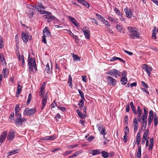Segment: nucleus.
Instances as JSON below:
<instances>
[{"label":"nucleus","instance_id":"obj_1","mask_svg":"<svg viewBox=\"0 0 158 158\" xmlns=\"http://www.w3.org/2000/svg\"><path fill=\"white\" fill-rule=\"evenodd\" d=\"M127 29L130 33L129 36L133 39L138 38L139 36V34L138 29L135 27H128Z\"/></svg>","mask_w":158,"mask_h":158},{"label":"nucleus","instance_id":"obj_2","mask_svg":"<svg viewBox=\"0 0 158 158\" xmlns=\"http://www.w3.org/2000/svg\"><path fill=\"white\" fill-rule=\"evenodd\" d=\"M107 74L108 75L113 76L115 77L116 78L120 76L121 73L117 69H112L109 70L107 72Z\"/></svg>","mask_w":158,"mask_h":158},{"label":"nucleus","instance_id":"obj_3","mask_svg":"<svg viewBox=\"0 0 158 158\" xmlns=\"http://www.w3.org/2000/svg\"><path fill=\"white\" fill-rule=\"evenodd\" d=\"M36 111V108L29 109L26 108L23 111V114L24 115L30 116L33 115Z\"/></svg>","mask_w":158,"mask_h":158},{"label":"nucleus","instance_id":"obj_4","mask_svg":"<svg viewBox=\"0 0 158 158\" xmlns=\"http://www.w3.org/2000/svg\"><path fill=\"white\" fill-rule=\"evenodd\" d=\"M17 118L15 120L16 125L18 126H21L23 124V122L26 121V119L25 118H22L21 114L19 113L18 115L16 116Z\"/></svg>","mask_w":158,"mask_h":158},{"label":"nucleus","instance_id":"obj_5","mask_svg":"<svg viewBox=\"0 0 158 158\" xmlns=\"http://www.w3.org/2000/svg\"><path fill=\"white\" fill-rule=\"evenodd\" d=\"M107 83L110 86H114L116 85L117 81L112 77L107 76L106 78Z\"/></svg>","mask_w":158,"mask_h":158},{"label":"nucleus","instance_id":"obj_6","mask_svg":"<svg viewBox=\"0 0 158 158\" xmlns=\"http://www.w3.org/2000/svg\"><path fill=\"white\" fill-rule=\"evenodd\" d=\"M82 31L85 38L87 39H89L90 36V31L88 27H85L83 28Z\"/></svg>","mask_w":158,"mask_h":158},{"label":"nucleus","instance_id":"obj_7","mask_svg":"<svg viewBox=\"0 0 158 158\" xmlns=\"http://www.w3.org/2000/svg\"><path fill=\"white\" fill-rule=\"evenodd\" d=\"M97 127L101 134L102 135H105L106 134L105 127L102 124H98L97 125Z\"/></svg>","mask_w":158,"mask_h":158},{"label":"nucleus","instance_id":"obj_8","mask_svg":"<svg viewBox=\"0 0 158 158\" xmlns=\"http://www.w3.org/2000/svg\"><path fill=\"white\" fill-rule=\"evenodd\" d=\"M142 68V69L147 73L148 76L149 77H150L151 74L150 72L152 71V67L145 64L143 65Z\"/></svg>","mask_w":158,"mask_h":158},{"label":"nucleus","instance_id":"obj_9","mask_svg":"<svg viewBox=\"0 0 158 158\" xmlns=\"http://www.w3.org/2000/svg\"><path fill=\"white\" fill-rule=\"evenodd\" d=\"M44 17L46 19H47V21L48 23H49L51 21L56 19L57 20L56 17L52 15V14L51 15H44Z\"/></svg>","mask_w":158,"mask_h":158},{"label":"nucleus","instance_id":"obj_10","mask_svg":"<svg viewBox=\"0 0 158 158\" xmlns=\"http://www.w3.org/2000/svg\"><path fill=\"white\" fill-rule=\"evenodd\" d=\"M41 6H42V4H41L40 5V6H36L35 7V8L36 9L38 10V11L41 14H48L49 15H51V13L50 12H48V11H46L43 10H39L40 9V8Z\"/></svg>","mask_w":158,"mask_h":158},{"label":"nucleus","instance_id":"obj_11","mask_svg":"<svg viewBox=\"0 0 158 158\" xmlns=\"http://www.w3.org/2000/svg\"><path fill=\"white\" fill-rule=\"evenodd\" d=\"M15 137V132L13 131H10L8 134L7 139L9 141H11L14 139Z\"/></svg>","mask_w":158,"mask_h":158},{"label":"nucleus","instance_id":"obj_12","mask_svg":"<svg viewBox=\"0 0 158 158\" xmlns=\"http://www.w3.org/2000/svg\"><path fill=\"white\" fill-rule=\"evenodd\" d=\"M138 121L136 118L133 119V125L134 127V132H136L138 128Z\"/></svg>","mask_w":158,"mask_h":158},{"label":"nucleus","instance_id":"obj_13","mask_svg":"<svg viewBox=\"0 0 158 158\" xmlns=\"http://www.w3.org/2000/svg\"><path fill=\"white\" fill-rule=\"evenodd\" d=\"M124 11H125L127 17V18H131L132 17V14L131 12L130 9H129L128 8H126L124 9Z\"/></svg>","mask_w":158,"mask_h":158},{"label":"nucleus","instance_id":"obj_14","mask_svg":"<svg viewBox=\"0 0 158 158\" xmlns=\"http://www.w3.org/2000/svg\"><path fill=\"white\" fill-rule=\"evenodd\" d=\"M47 27H45L43 30V36L46 37H48L50 35V33L48 30Z\"/></svg>","mask_w":158,"mask_h":158},{"label":"nucleus","instance_id":"obj_15","mask_svg":"<svg viewBox=\"0 0 158 158\" xmlns=\"http://www.w3.org/2000/svg\"><path fill=\"white\" fill-rule=\"evenodd\" d=\"M7 132L5 131L3 132L0 136V143H2L3 142L6 138Z\"/></svg>","mask_w":158,"mask_h":158},{"label":"nucleus","instance_id":"obj_16","mask_svg":"<svg viewBox=\"0 0 158 158\" xmlns=\"http://www.w3.org/2000/svg\"><path fill=\"white\" fill-rule=\"evenodd\" d=\"M22 36L23 41L25 43H27L28 40V35H26L24 32H23L22 33Z\"/></svg>","mask_w":158,"mask_h":158},{"label":"nucleus","instance_id":"obj_17","mask_svg":"<svg viewBox=\"0 0 158 158\" xmlns=\"http://www.w3.org/2000/svg\"><path fill=\"white\" fill-rule=\"evenodd\" d=\"M68 18L75 26L77 27L79 26V24L77 23L76 20L74 18L70 16H68Z\"/></svg>","mask_w":158,"mask_h":158},{"label":"nucleus","instance_id":"obj_18","mask_svg":"<svg viewBox=\"0 0 158 158\" xmlns=\"http://www.w3.org/2000/svg\"><path fill=\"white\" fill-rule=\"evenodd\" d=\"M90 153L94 156L100 154V151L99 149L92 150L90 151Z\"/></svg>","mask_w":158,"mask_h":158},{"label":"nucleus","instance_id":"obj_19","mask_svg":"<svg viewBox=\"0 0 158 158\" xmlns=\"http://www.w3.org/2000/svg\"><path fill=\"white\" fill-rule=\"evenodd\" d=\"M48 93H46L45 95L43 97V99L42 100V105L46 106L47 102V98Z\"/></svg>","mask_w":158,"mask_h":158},{"label":"nucleus","instance_id":"obj_20","mask_svg":"<svg viewBox=\"0 0 158 158\" xmlns=\"http://www.w3.org/2000/svg\"><path fill=\"white\" fill-rule=\"evenodd\" d=\"M141 119L142 120V127H144V129H145L146 128L147 123V118H145L144 117H142Z\"/></svg>","mask_w":158,"mask_h":158},{"label":"nucleus","instance_id":"obj_21","mask_svg":"<svg viewBox=\"0 0 158 158\" xmlns=\"http://www.w3.org/2000/svg\"><path fill=\"white\" fill-rule=\"evenodd\" d=\"M36 64L35 60H33L32 58H30V56L28 57V65H34Z\"/></svg>","mask_w":158,"mask_h":158},{"label":"nucleus","instance_id":"obj_22","mask_svg":"<svg viewBox=\"0 0 158 158\" xmlns=\"http://www.w3.org/2000/svg\"><path fill=\"white\" fill-rule=\"evenodd\" d=\"M56 138V137L54 136H48L44 137L43 138L44 140H49L50 141H52L54 140Z\"/></svg>","mask_w":158,"mask_h":158},{"label":"nucleus","instance_id":"obj_23","mask_svg":"<svg viewBox=\"0 0 158 158\" xmlns=\"http://www.w3.org/2000/svg\"><path fill=\"white\" fill-rule=\"evenodd\" d=\"M141 146H139L138 147V152L136 155V156L138 158H141Z\"/></svg>","mask_w":158,"mask_h":158},{"label":"nucleus","instance_id":"obj_24","mask_svg":"<svg viewBox=\"0 0 158 158\" xmlns=\"http://www.w3.org/2000/svg\"><path fill=\"white\" fill-rule=\"evenodd\" d=\"M156 27H154V29L152 30V39H156Z\"/></svg>","mask_w":158,"mask_h":158},{"label":"nucleus","instance_id":"obj_25","mask_svg":"<svg viewBox=\"0 0 158 158\" xmlns=\"http://www.w3.org/2000/svg\"><path fill=\"white\" fill-rule=\"evenodd\" d=\"M149 133V130L147 129L146 130L144 131V134H143V139H147L148 135Z\"/></svg>","mask_w":158,"mask_h":158},{"label":"nucleus","instance_id":"obj_26","mask_svg":"<svg viewBox=\"0 0 158 158\" xmlns=\"http://www.w3.org/2000/svg\"><path fill=\"white\" fill-rule=\"evenodd\" d=\"M130 105L131 107V109L133 112V113L135 114H137V112L136 110L135 109V107L133 104V102H130Z\"/></svg>","mask_w":158,"mask_h":158},{"label":"nucleus","instance_id":"obj_27","mask_svg":"<svg viewBox=\"0 0 158 158\" xmlns=\"http://www.w3.org/2000/svg\"><path fill=\"white\" fill-rule=\"evenodd\" d=\"M77 112L79 116L81 118H84L85 116V115H84L81 111H80L79 110H77Z\"/></svg>","mask_w":158,"mask_h":158},{"label":"nucleus","instance_id":"obj_28","mask_svg":"<svg viewBox=\"0 0 158 158\" xmlns=\"http://www.w3.org/2000/svg\"><path fill=\"white\" fill-rule=\"evenodd\" d=\"M22 87L19 84H18V87L17 90L16 94L19 95L20 94L22 89Z\"/></svg>","mask_w":158,"mask_h":158},{"label":"nucleus","instance_id":"obj_29","mask_svg":"<svg viewBox=\"0 0 158 158\" xmlns=\"http://www.w3.org/2000/svg\"><path fill=\"white\" fill-rule=\"evenodd\" d=\"M142 111L141 110L140 107H139V106H138L137 108V113H138V118H140V117L141 116V114H142Z\"/></svg>","mask_w":158,"mask_h":158},{"label":"nucleus","instance_id":"obj_30","mask_svg":"<svg viewBox=\"0 0 158 158\" xmlns=\"http://www.w3.org/2000/svg\"><path fill=\"white\" fill-rule=\"evenodd\" d=\"M19 149H17L13 151H11L8 153L9 154L8 155H11L15 154L16 153H17L19 152Z\"/></svg>","mask_w":158,"mask_h":158},{"label":"nucleus","instance_id":"obj_31","mask_svg":"<svg viewBox=\"0 0 158 158\" xmlns=\"http://www.w3.org/2000/svg\"><path fill=\"white\" fill-rule=\"evenodd\" d=\"M146 108H144L143 113L142 116V117H144L145 118H147L148 113V111L146 110Z\"/></svg>","mask_w":158,"mask_h":158},{"label":"nucleus","instance_id":"obj_32","mask_svg":"<svg viewBox=\"0 0 158 158\" xmlns=\"http://www.w3.org/2000/svg\"><path fill=\"white\" fill-rule=\"evenodd\" d=\"M127 79L125 77H123L120 80L121 83L123 85H125L127 82Z\"/></svg>","mask_w":158,"mask_h":158},{"label":"nucleus","instance_id":"obj_33","mask_svg":"<svg viewBox=\"0 0 158 158\" xmlns=\"http://www.w3.org/2000/svg\"><path fill=\"white\" fill-rule=\"evenodd\" d=\"M116 28L118 30V31H119L120 32H123V33L124 32L123 31V28L122 26L119 24H117L116 26Z\"/></svg>","mask_w":158,"mask_h":158},{"label":"nucleus","instance_id":"obj_34","mask_svg":"<svg viewBox=\"0 0 158 158\" xmlns=\"http://www.w3.org/2000/svg\"><path fill=\"white\" fill-rule=\"evenodd\" d=\"M101 153L102 156L104 158H107L109 156L108 153L105 151H102Z\"/></svg>","mask_w":158,"mask_h":158},{"label":"nucleus","instance_id":"obj_35","mask_svg":"<svg viewBox=\"0 0 158 158\" xmlns=\"http://www.w3.org/2000/svg\"><path fill=\"white\" fill-rule=\"evenodd\" d=\"M9 73V71L7 69L5 68L3 69L2 73L4 75V77H6L7 76Z\"/></svg>","mask_w":158,"mask_h":158},{"label":"nucleus","instance_id":"obj_36","mask_svg":"<svg viewBox=\"0 0 158 158\" xmlns=\"http://www.w3.org/2000/svg\"><path fill=\"white\" fill-rule=\"evenodd\" d=\"M73 54V59L75 61H77L78 60H80V58L79 57V56L76 55H75L74 54Z\"/></svg>","mask_w":158,"mask_h":158},{"label":"nucleus","instance_id":"obj_37","mask_svg":"<svg viewBox=\"0 0 158 158\" xmlns=\"http://www.w3.org/2000/svg\"><path fill=\"white\" fill-rule=\"evenodd\" d=\"M28 66L29 69V73H33V65H28Z\"/></svg>","mask_w":158,"mask_h":158},{"label":"nucleus","instance_id":"obj_38","mask_svg":"<svg viewBox=\"0 0 158 158\" xmlns=\"http://www.w3.org/2000/svg\"><path fill=\"white\" fill-rule=\"evenodd\" d=\"M96 16L102 22L104 19V18L102 15L98 14H96Z\"/></svg>","mask_w":158,"mask_h":158},{"label":"nucleus","instance_id":"obj_39","mask_svg":"<svg viewBox=\"0 0 158 158\" xmlns=\"http://www.w3.org/2000/svg\"><path fill=\"white\" fill-rule=\"evenodd\" d=\"M1 62L0 63L3 66H6V63L4 57H2V59L1 60Z\"/></svg>","mask_w":158,"mask_h":158},{"label":"nucleus","instance_id":"obj_40","mask_svg":"<svg viewBox=\"0 0 158 158\" xmlns=\"http://www.w3.org/2000/svg\"><path fill=\"white\" fill-rule=\"evenodd\" d=\"M78 145L77 144H74V145H69V146H67V147L68 149H71L72 148H76V147L78 146Z\"/></svg>","mask_w":158,"mask_h":158},{"label":"nucleus","instance_id":"obj_41","mask_svg":"<svg viewBox=\"0 0 158 158\" xmlns=\"http://www.w3.org/2000/svg\"><path fill=\"white\" fill-rule=\"evenodd\" d=\"M31 93H30L28 97V99L27 101V105H29V104L30 103L31 100Z\"/></svg>","mask_w":158,"mask_h":158},{"label":"nucleus","instance_id":"obj_42","mask_svg":"<svg viewBox=\"0 0 158 158\" xmlns=\"http://www.w3.org/2000/svg\"><path fill=\"white\" fill-rule=\"evenodd\" d=\"M154 126H156L158 123V117L156 115H155V117L154 118Z\"/></svg>","mask_w":158,"mask_h":158},{"label":"nucleus","instance_id":"obj_43","mask_svg":"<svg viewBox=\"0 0 158 158\" xmlns=\"http://www.w3.org/2000/svg\"><path fill=\"white\" fill-rule=\"evenodd\" d=\"M108 20L114 23L116 22L117 21V19H115L112 18L110 16L108 17Z\"/></svg>","mask_w":158,"mask_h":158},{"label":"nucleus","instance_id":"obj_44","mask_svg":"<svg viewBox=\"0 0 158 158\" xmlns=\"http://www.w3.org/2000/svg\"><path fill=\"white\" fill-rule=\"evenodd\" d=\"M102 22L106 26L108 27H110V24L109 22L105 20V19L103 20Z\"/></svg>","mask_w":158,"mask_h":158},{"label":"nucleus","instance_id":"obj_45","mask_svg":"<svg viewBox=\"0 0 158 158\" xmlns=\"http://www.w3.org/2000/svg\"><path fill=\"white\" fill-rule=\"evenodd\" d=\"M141 84L143 87L144 88L146 89H148L149 88V86L148 85L146 84V83L143 81H141Z\"/></svg>","mask_w":158,"mask_h":158},{"label":"nucleus","instance_id":"obj_46","mask_svg":"<svg viewBox=\"0 0 158 158\" xmlns=\"http://www.w3.org/2000/svg\"><path fill=\"white\" fill-rule=\"evenodd\" d=\"M45 71L48 74L50 73V68L48 64L46 66Z\"/></svg>","mask_w":158,"mask_h":158},{"label":"nucleus","instance_id":"obj_47","mask_svg":"<svg viewBox=\"0 0 158 158\" xmlns=\"http://www.w3.org/2000/svg\"><path fill=\"white\" fill-rule=\"evenodd\" d=\"M78 105L79 106V107L80 108H81L84 106V102L82 100H80Z\"/></svg>","mask_w":158,"mask_h":158},{"label":"nucleus","instance_id":"obj_48","mask_svg":"<svg viewBox=\"0 0 158 158\" xmlns=\"http://www.w3.org/2000/svg\"><path fill=\"white\" fill-rule=\"evenodd\" d=\"M140 140V138L136 137L135 143L134 145V146H135V144L136 143L137 145H139Z\"/></svg>","mask_w":158,"mask_h":158},{"label":"nucleus","instance_id":"obj_49","mask_svg":"<svg viewBox=\"0 0 158 158\" xmlns=\"http://www.w3.org/2000/svg\"><path fill=\"white\" fill-rule=\"evenodd\" d=\"M82 4L84 6H85L88 8H89L90 6L89 4H88V3L87 2H86L84 0V1L83 2Z\"/></svg>","mask_w":158,"mask_h":158},{"label":"nucleus","instance_id":"obj_50","mask_svg":"<svg viewBox=\"0 0 158 158\" xmlns=\"http://www.w3.org/2000/svg\"><path fill=\"white\" fill-rule=\"evenodd\" d=\"M153 118L148 117V125H150L151 123L153 121Z\"/></svg>","mask_w":158,"mask_h":158},{"label":"nucleus","instance_id":"obj_51","mask_svg":"<svg viewBox=\"0 0 158 158\" xmlns=\"http://www.w3.org/2000/svg\"><path fill=\"white\" fill-rule=\"evenodd\" d=\"M107 32H109L110 34L113 35L114 34V32L112 31V30L109 27H107L106 30Z\"/></svg>","mask_w":158,"mask_h":158},{"label":"nucleus","instance_id":"obj_52","mask_svg":"<svg viewBox=\"0 0 158 158\" xmlns=\"http://www.w3.org/2000/svg\"><path fill=\"white\" fill-rule=\"evenodd\" d=\"M148 117L153 118V113L152 110H150L149 112V116Z\"/></svg>","mask_w":158,"mask_h":158},{"label":"nucleus","instance_id":"obj_53","mask_svg":"<svg viewBox=\"0 0 158 158\" xmlns=\"http://www.w3.org/2000/svg\"><path fill=\"white\" fill-rule=\"evenodd\" d=\"M3 47V40L2 38H0V48H2Z\"/></svg>","mask_w":158,"mask_h":158},{"label":"nucleus","instance_id":"obj_54","mask_svg":"<svg viewBox=\"0 0 158 158\" xmlns=\"http://www.w3.org/2000/svg\"><path fill=\"white\" fill-rule=\"evenodd\" d=\"M45 85H46V83L45 82H44L43 83V84L41 86L40 88V89L41 91H43L44 88L45 86Z\"/></svg>","mask_w":158,"mask_h":158},{"label":"nucleus","instance_id":"obj_55","mask_svg":"<svg viewBox=\"0 0 158 158\" xmlns=\"http://www.w3.org/2000/svg\"><path fill=\"white\" fill-rule=\"evenodd\" d=\"M128 117L127 115H125L124 117V123H126L127 124L128 123Z\"/></svg>","mask_w":158,"mask_h":158},{"label":"nucleus","instance_id":"obj_56","mask_svg":"<svg viewBox=\"0 0 158 158\" xmlns=\"http://www.w3.org/2000/svg\"><path fill=\"white\" fill-rule=\"evenodd\" d=\"M118 57L116 56H114L113 57L111 58L110 61H114L117 60H118Z\"/></svg>","mask_w":158,"mask_h":158},{"label":"nucleus","instance_id":"obj_57","mask_svg":"<svg viewBox=\"0 0 158 158\" xmlns=\"http://www.w3.org/2000/svg\"><path fill=\"white\" fill-rule=\"evenodd\" d=\"M71 152H72L71 151H67L63 154V156H65L68 154H69Z\"/></svg>","mask_w":158,"mask_h":158},{"label":"nucleus","instance_id":"obj_58","mask_svg":"<svg viewBox=\"0 0 158 158\" xmlns=\"http://www.w3.org/2000/svg\"><path fill=\"white\" fill-rule=\"evenodd\" d=\"M14 113H12L10 116H9V118L11 120L14 119Z\"/></svg>","mask_w":158,"mask_h":158},{"label":"nucleus","instance_id":"obj_59","mask_svg":"<svg viewBox=\"0 0 158 158\" xmlns=\"http://www.w3.org/2000/svg\"><path fill=\"white\" fill-rule=\"evenodd\" d=\"M46 37L44 36H43L42 37V41L45 44H46L47 41L46 40Z\"/></svg>","mask_w":158,"mask_h":158},{"label":"nucleus","instance_id":"obj_60","mask_svg":"<svg viewBox=\"0 0 158 158\" xmlns=\"http://www.w3.org/2000/svg\"><path fill=\"white\" fill-rule=\"evenodd\" d=\"M124 52H125V53H127L129 55H130V56L132 55L133 54L132 52H131L128 51L126 50H124Z\"/></svg>","mask_w":158,"mask_h":158},{"label":"nucleus","instance_id":"obj_61","mask_svg":"<svg viewBox=\"0 0 158 158\" xmlns=\"http://www.w3.org/2000/svg\"><path fill=\"white\" fill-rule=\"evenodd\" d=\"M81 153L80 151H77L75 152L73 155H74V157H75L78 155L79 154H80Z\"/></svg>","mask_w":158,"mask_h":158},{"label":"nucleus","instance_id":"obj_62","mask_svg":"<svg viewBox=\"0 0 158 158\" xmlns=\"http://www.w3.org/2000/svg\"><path fill=\"white\" fill-rule=\"evenodd\" d=\"M58 108L59 109H60V110L62 111H65L66 109L64 107H58Z\"/></svg>","mask_w":158,"mask_h":158},{"label":"nucleus","instance_id":"obj_63","mask_svg":"<svg viewBox=\"0 0 158 158\" xmlns=\"http://www.w3.org/2000/svg\"><path fill=\"white\" fill-rule=\"evenodd\" d=\"M72 78L71 77V75H69V76L68 83H71L72 82Z\"/></svg>","mask_w":158,"mask_h":158},{"label":"nucleus","instance_id":"obj_64","mask_svg":"<svg viewBox=\"0 0 158 158\" xmlns=\"http://www.w3.org/2000/svg\"><path fill=\"white\" fill-rule=\"evenodd\" d=\"M127 73L125 71H123L122 72V76L123 77H125L127 76Z\"/></svg>","mask_w":158,"mask_h":158}]
</instances>
